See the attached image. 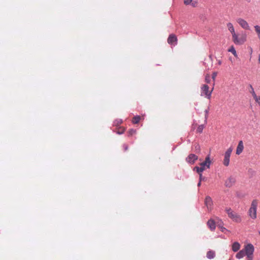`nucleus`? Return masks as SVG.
I'll list each match as a JSON object with an SVG mask.
<instances>
[{
	"instance_id": "obj_1",
	"label": "nucleus",
	"mask_w": 260,
	"mask_h": 260,
	"mask_svg": "<svg viewBox=\"0 0 260 260\" xmlns=\"http://www.w3.org/2000/svg\"><path fill=\"white\" fill-rule=\"evenodd\" d=\"M211 164L210 155H208L206 157L205 161L200 164L201 167L196 166L194 168L193 170L196 171L198 173H202L205 170L206 167L207 168H210Z\"/></svg>"
},
{
	"instance_id": "obj_2",
	"label": "nucleus",
	"mask_w": 260,
	"mask_h": 260,
	"mask_svg": "<svg viewBox=\"0 0 260 260\" xmlns=\"http://www.w3.org/2000/svg\"><path fill=\"white\" fill-rule=\"evenodd\" d=\"M254 246L249 243L245 245L244 248L240 250L236 255V257L238 259H241L248 254V250H251Z\"/></svg>"
},
{
	"instance_id": "obj_3",
	"label": "nucleus",
	"mask_w": 260,
	"mask_h": 260,
	"mask_svg": "<svg viewBox=\"0 0 260 260\" xmlns=\"http://www.w3.org/2000/svg\"><path fill=\"white\" fill-rule=\"evenodd\" d=\"M257 206V202L256 200L252 201L251 207L249 210V215L252 219H255L256 218V209Z\"/></svg>"
},
{
	"instance_id": "obj_4",
	"label": "nucleus",
	"mask_w": 260,
	"mask_h": 260,
	"mask_svg": "<svg viewBox=\"0 0 260 260\" xmlns=\"http://www.w3.org/2000/svg\"><path fill=\"white\" fill-rule=\"evenodd\" d=\"M233 41L236 45H241L243 44L246 41L245 37L242 36L240 38L235 33L232 35Z\"/></svg>"
},
{
	"instance_id": "obj_5",
	"label": "nucleus",
	"mask_w": 260,
	"mask_h": 260,
	"mask_svg": "<svg viewBox=\"0 0 260 260\" xmlns=\"http://www.w3.org/2000/svg\"><path fill=\"white\" fill-rule=\"evenodd\" d=\"M236 181L235 177L231 176L225 181L224 185L226 187H231L235 184Z\"/></svg>"
},
{
	"instance_id": "obj_6",
	"label": "nucleus",
	"mask_w": 260,
	"mask_h": 260,
	"mask_svg": "<svg viewBox=\"0 0 260 260\" xmlns=\"http://www.w3.org/2000/svg\"><path fill=\"white\" fill-rule=\"evenodd\" d=\"M198 156L194 154L191 153L186 158L185 160L188 164L192 165L198 160Z\"/></svg>"
},
{
	"instance_id": "obj_7",
	"label": "nucleus",
	"mask_w": 260,
	"mask_h": 260,
	"mask_svg": "<svg viewBox=\"0 0 260 260\" xmlns=\"http://www.w3.org/2000/svg\"><path fill=\"white\" fill-rule=\"evenodd\" d=\"M237 22L243 28L246 30L250 29V27L248 23L245 20L241 18H239L237 19Z\"/></svg>"
},
{
	"instance_id": "obj_8",
	"label": "nucleus",
	"mask_w": 260,
	"mask_h": 260,
	"mask_svg": "<svg viewBox=\"0 0 260 260\" xmlns=\"http://www.w3.org/2000/svg\"><path fill=\"white\" fill-rule=\"evenodd\" d=\"M202 89V95L204 94L206 95L208 99H210L211 95V92L209 91V86L207 85L204 84L201 88Z\"/></svg>"
},
{
	"instance_id": "obj_9",
	"label": "nucleus",
	"mask_w": 260,
	"mask_h": 260,
	"mask_svg": "<svg viewBox=\"0 0 260 260\" xmlns=\"http://www.w3.org/2000/svg\"><path fill=\"white\" fill-rule=\"evenodd\" d=\"M168 43L171 45H176L177 42V38L174 34H171L168 38Z\"/></svg>"
},
{
	"instance_id": "obj_10",
	"label": "nucleus",
	"mask_w": 260,
	"mask_h": 260,
	"mask_svg": "<svg viewBox=\"0 0 260 260\" xmlns=\"http://www.w3.org/2000/svg\"><path fill=\"white\" fill-rule=\"evenodd\" d=\"M229 217L236 222H240L241 220L240 216L234 211L229 213Z\"/></svg>"
},
{
	"instance_id": "obj_11",
	"label": "nucleus",
	"mask_w": 260,
	"mask_h": 260,
	"mask_svg": "<svg viewBox=\"0 0 260 260\" xmlns=\"http://www.w3.org/2000/svg\"><path fill=\"white\" fill-rule=\"evenodd\" d=\"M205 204L206 205L208 209H211L213 204L212 200L211 197H210L209 196H207L206 197L205 200Z\"/></svg>"
},
{
	"instance_id": "obj_12",
	"label": "nucleus",
	"mask_w": 260,
	"mask_h": 260,
	"mask_svg": "<svg viewBox=\"0 0 260 260\" xmlns=\"http://www.w3.org/2000/svg\"><path fill=\"white\" fill-rule=\"evenodd\" d=\"M244 149V146L242 141H240L239 142L238 146L236 149V154L237 155H239L242 153Z\"/></svg>"
},
{
	"instance_id": "obj_13",
	"label": "nucleus",
	"mask_w": 260,
	"mask_h": 260,
	"mask_svg": "<svg viewBox=\"0 0 260 260\" xmlns=\"http://www.w3.org/2000/svg\"><path fill=\"white\" fill-rule=\"evenodd\" d=\"M207 225L212 231H213L216 228L215 222L212 219H210L208 221Z\"/></svg>"
},
{
	"instance_id": "obj_14",
	"label": "nucleus",
	"mask_w": 260,
	"mask_h": 260,
	"mask_svg": "<svg viewBox=\"0 0 260 260\" xmlns=\"http://www.w3.org/2000/svg\"><path fill=\"white\" fill-rule=\"evenodd\" d=\"M254 251V246L252 247L251 250H248V254L246 256L247 260H253V252Z\"/></svg>"
},
{
	"instance_id": "obj_15",
	"label": "nucleus",
	"mask_w": 260,
	"mask_h": 260,
	"mask_svg": "<svg viewBox=\"0 0 260 260\" xmlns=\"http://www.w3.org/2000/svg\"><path fill=\"white\" fill-rule=\"evenodd\" d=\"M240 248V244L238 242H235L232 245V250L234 252L238 251Z\"/></svg>"
},
{
	"instance_id": "obj_16",
	"label": "nucleus",
	"mask_w": 260,
	"mask_h": 260,
	"mask_svg": "<svg viewBox=\"0 0 260 260\" xmlns=\"http://www.w3.org/2000/svg\"><path fill=\"white\" fill-rule=\"evenodd\" d=\"M230 156L231 155H229L228 154H224V160H223V162L224 166H229V162H230Z\"/></svg>"
},
{
	"instance_id": "obj_17",
	"label": "nucleus",
	"mask_w": 260,
	"mask_h": 260,
	"mask_svg": "<svg viewBox=\"0 0 260 260\" xmlns=\"http://www.w3.org/2000/svg\"><path fill=\"white\" fill-rule=\"evenodd\" d=\"M215 256V253L214 251L210 250L207 253V257L209 259L213 258Z\"/></svg>"
},
{
	"instance_id": "obj_18",
	"label": "nucleus",
	"mask_w": 260,
	"mask_h": 260,
	"mask_svg": "<svg viewBox=\"0 0 260 260\" xmlns=\"http://www.w3.org/2000/svg\"><path fill=\"white\" fill-rule=\"evenodd\" d=\"M249 87L250 88V90H249V92L252 94V95L253 98L255 99V101L257 102L258 100V98L256 96V95L254 91L253 88L252 87L251 85H249Z\"/></svg>"
},
{
	"instance_id": "obj_19",
	"label": "nucleus",
	"mask_w": 260,
	"mask_h": 260,
	"mask_svg": "<svg viewBox=\"0 0 260 260\" xmlns=\"http://www.w3.org/2000/svg\"><path fill=\"white\" fill-rule=\"evenodd\" d=\"M227 27L229 31L231 32L232 35L235 34V29L233 24L229 22L227 24Z\"/></svg>"
},
{
	"instance_id": "obj_20",
	"label": "nucleus",
	"mask_w": 260,
	"mask_h": 260,
	"mask_svg": "<svg viewBox=\"0 0 260 260\" xmlns=\"http://www.w3.org/2000/svg\"><path fill=\"white\" fill-rule=\"evenodd\" d=\"M141 119V117L139 115L135 116L133 117L132 122L134 124L138 123Z\"/></svg>"
},
{
	"instance_id": "obj_21",
	"label": "nucleus",
	"mask_w": 260,
	"mask_h": 260,
	"mask_svg": "<svg viewBox=\"0 0 260 260\" xmlns=\"http://www.w3.org/2000/svg\"><path fill=\"white\" fill-rule=\"evenodd\" d=\"M228 51L229 52H230L231 53H233V54L235 56V57H237V52H236V51L235 49V48L233 46H231L228 50Z\"/></svg>"
},
{
	"instance_id": "obj_22",
	"label": "nucleus",
	"mask_w": 260,
	"mask_h": 260,
	"mask_svg": "<svg viewBox=\"0 0 260 260\" xmlns=\"http://www.w3.org/2000/svg\"><path fill=\"white\" fill-rule=\"evenodd\" d=\"M194 152L196 153H200L201 151L200 146L198 144H195L194 145Z\"/></svg>"
},
{
	"instance_id": "obj_23",
	"label": "nucleus",
	"mask_w": 260,
	"mask_h": 260,
	"mask_svg": "<svg viewBox=\"0 0 260 260\" xmlns=\"http://www.w3.org/2000/svg\"><path fill=\"white\" fill-rule=\"evenodd\" d=\"M254 28L258 38L260 39V26L258 25H255L254 26Z\"/></svg>"
},
{
	"instance_id": "obj_24",
	"label": "nucleus",
	"mask_w": 260,
	"mask_h": 260,
	"mask_svg": "<svg viewBox=\"0 0 260 260\" xmlns=\"http://www.w3.org/2000/svg\"><path fill=\"white\" fill-rule=\"evenodd\" d=\"M209 111V107H208L207 109L205 110V122L207 123V120L208 119V114Z\"/></svg>"
},
{
	"instance_id": "obj_25",
	"label": "nucleus",
	"mask_w": 260,
	"mask_h": 260,
	"mask_svg": "<svg viewBox=\"0 0 260 260\" xmlns=\"http://www.w3.org/2000/svg\"><path fill=\"white\" fill-rule=\"evenodd\" d=\"M122 122V120L120 119H118L115 120L114 121L113 124L115 126H118V125H120Z\"/></svg>"
},
{
	"instance_id": "obj_26",
	"label": "nucleus",
	"mask_w": 260,
	"mask_h": 260,
	"mask_svg": "<svg viewBox=\"0 0 260 260\" xmlns=\"http://www.w3.org/2000/svg\"><path fill=\"white\" fill-rule=\"evenodd\" d=\"M204 128V125L202 124V125H199L197 129V132H198L199 133H201L203 132Z\"/></svg>"
},
{
	"instance_id": "obj_27",
	"label": "nucleus",
	"mask_w": 260,
	"mask_h": 260,
	"mask_svg": "<svg viewBox=\"0 0 260 260\" xmlns=\"http://www.w3.org/2000/svg\"><path fill=\"white\" fill-rule=\"evenodd\" d=\"M136 133V130L134 129H131L128 131V136H131Z\"/></svg>"
},
{
	"instance_id": "obj_28",
	"label": "nucleus",
	"mask_w": 260,
	"mask_h": 260,
	"mask_svg": "<svg viewBox=\"0 0 260 260\" xmlns=\"http://www.w3.org/2000/svg\"><path fill=\"white\" fill-rule=\"evenodd\" d=\"M233 151V149L232 147L229 148L225 152V154H228L229 155H231V153Z\"/></svg>"
},
{
	"instance_id": "obj_29",
	"label": "nucleus",
	"mask_w": 260,
	"mask_h": 260,
	"mask_svg": "<svg viewBox=\"0 0 260 260\" xmlns=\"http://www.w3.org/2000/svg\"><path fill=\"white\" fill-rule=\"evenodd\" d=\"M199 174V180L201 182L202 180H205L206 178L203 177L202 173H198Z\"/></svg>"
},
{
	"instance_id": "obj_30",
	"label": "nucleus",
	"mask_w": 260,
	"mask_h": 260,
	"mask_svg": "<svg viewBox=\"0 0 260 260\" xmlns=\"http://www.w3.org/2000/svg\"><path fill=\"white\" fill-rule=\"evenodd\" d=\"M192 0H184V3L186 5L190 4Z\"/></svg>"
},
{
	"instance_id": "obj_31",
	"label": "nucleus",
	"mask_w": 260,
	"mask_h": 260,
	"mask_svg": "<svg viewBox=\"0 0 260 260\" xmlns=\"http://www.w3.org/2000/svg\"><path fill=\"white\" fill-rule=\"evenodd\" d=\"M205 81L208 83H210V76L209 75H207L206 76Z\"/></svg>"
},
{
	"instance_id": "obj_32",
	"label": "nucleus",
	"mask_w": 260,
	"mask_h": 260,
	"mask_svg": "<svg viewBox=\"0 0 260 260\" xmlns=\"http://www.w3.org/2000/svg\"><path fill=\"white\" fill-rule=\"evenodd\" d=\"M217 76V73L214 72L212 75V78L214 81L216 77Z\"/></svg>"
},
{
	"instance_id": "obj_33",
	"label": "nucleus",
	"mask_w": 260,
	"mask_h": 260,
	"mask_svg": "<svg viewBox=\"0 0 260 260\" xmlns=\"http://www.w3.org/2000/svg\"><path fill=\"white\" fill-rule=\"evenodd\" d=\"M225 211L227 213V214H228V216L229 215V213L230 212H233V211L232 210V209L231 208H226Z\"/></svg>"
},
{
	"instance_id": "obj_34",
	"label": "nucleus",
	"mask_w": 260,
	"mask_h": 260,
	"mask_svg": "<svg viewBox=\"0 0 260 260\" xmlns=\"http://www.w3.org/2000/svg\"><path fill=\"white\" fill-rule=\"evenodd\" d=\"M124 131H125L124 128H122V129L121 131L119 130L118 131H117V133L118 134L120 135V134H123L124 133Z\"/></svg>"
},
{
	"instance_id": "obj_35",
	"label": "nucleus",
	"mask_w": 260,
	"mask_h": 260,
	"mask_svg": "<svg viewBox=\"0 0 260 260\" xmlns=\"http://www.w3.org/2000/svg\"><path fill=\"white\" fill-rule=\"evenodd\" d=\"M123 148L124 151H126L128 149V147L127 144H124L123 145Z\"/></svg>"
},
{
	"instance_id": "obj_36",
	"label": "nucleus",
	"mask_w": 260,
	"mask_h": 260,
	"mask_svg": "<svg viewBox=\"0 0 260 260\" xmlns=\"http://www.w3.org/2000/svg\"><path fill=\"white\" fill-rule=\"evenodd\" d=\"M201 182H200V180H199V182H198L197 185H198V187H199V186H201Z\"/></svg>"
},
{
	"instance_id": "obj_37",
	"label": "nucleus",
	"mask_w": 260,
	"mask_h": 260,
	"mask_svg": "<svg viewBox=\"0 0 260 260\" xmlns=\"http://www.w3.org/2000/svg\"><path fill=\"white\" fill-rule=\"evenodd\" d=\"M226 230V229H225V228H221V231H222V232H223V231H224V230Z\"/></svg>"
},
{
	"instance_id": "obj_38",
	"label": "nucleus",
	"mask_w": 260,
	"mask_h": 260,
	"mask_svg": "<svg viewBox=\"0 0 260 260\" xmlns=\"http://www.w3.org/2000/svg\"><path fill=\"white\" fill-rule=\"evenodd\" d=\"M248 172H253V171H252V169H250L248 170Z\"/></svg>"
},
{
	"instance_id": "obj_39",
	"label": "nucleus",
	"mask_w": 260,
	"mask_h": 260,
	"mask_svg": "<svg viewBox=\"0 0 260 260\" xmlns=\"http://www.w3.org/2000/svg\"><path fill=\"white\" fill-rule=\"evenodd\" d=\"M218 63L219 64H221V60H219Z\"/></svg>"
},
{
	"instance_id": "obj_40",
	"label": "nucleus",
	"mask_w": 260,
	"mask_h": 260,
	"mask_svg": "<svg viewBox=\"0 0 260 260\" xmlns=\"http://www.w3.org/2000/svg\"><path fill=\"white\" fill-rule=\"evenodd\" d=\"M258 62L260 63V58L258 57Z\"/></svg>"
},
{
	"instance_id": "obj_41",
	"label": "nucleus",
	"mask_w": 260,
	"mask_h": 260,
	"mask_svg": "<svg viewBox=\"0 0 260 260\" xmlns=\"http://www.w3.org/2000/svg\"><path fill=\"white\" fill-rule=\"evenodd\" d=\"M209 57H210V58L212 59V56H211V55H210V56H209Z\"/></svg>"
},
{
	"instance_id": "obj_42",
	"label": "nucleus",
	"mask_w": 260,
	"mask_h": 260,
	"mask_svg": "<svg viewBox=\"0 0 260 260\" xmlns=\"http://www.w3.org/2000/svg\"><path fill=\"white\" fill-rule=\"evenodd\" d=\"M247 2H249L250 1V0H246Z\"/></svg>"
},
{
	"instance_id": "obj_43",
	"label": "nucleus",
	"mask_w": 260,
	"mask_h": 260,
	"mask_svg": "<svg viewBox=\"0 0 260 260\" xmlns=\"http://www.w3.org/2000/svg\"><path fill=\"white\" fill-rule=\"evenodd\" d=\"M192 5L193 6H195V5H194V4H193V3L192 4Z\"/></svg>"
},
{
	"instance_id": "obj_44",
	"label": "nucleus",
	"mask_w": 260,
	"mask_h": 260,
	"mask_svg": "<svg viewBox=\"0 0 260 260\" xmlns=\"http://www.w3.org/2000/svg\"><path fill=\"white\" fill-rule=\"evenodd\" d=\"M258 100H260V96H259V97L258 98Z\"/></svg>"
},
{
	"instance_id": "obj_45",
	"label": "nucleus",
	"mask_w": 260,
	"mask_h": 260,
	"mask_svg": "<svg viewBox=\"0 0 260 260\" xmlns=\"http://www.w3.org/2000/svg\"><path fill=\"white\" fill-rule=\"evenodd\" d=\"M259 234L260 235V231L258 232Z\"/></svg>"
}]
</instances>
